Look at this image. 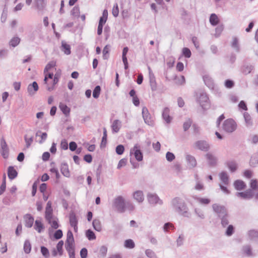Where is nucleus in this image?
Masks as SVG:
<instances>
[{
	"mask_svg": "<svg viewBox=\"0 0 258 258\" xmlns=\"http://www.w3.org/2000/svg\"><path fill=\"white\" fill-rule=\"evenodd\" d=\"M170 204L174 212L184 217H190L191 213L187 204L182 198L179 197H175L172 199Z\"/></svg>",
	"mask_w": 258,
	"mask_h": 258,
	"instance_id": "obj_1",
	"label": "nucleus"
},
{
	"mask_svg": "<svg viewBox=\"0 0 258 258\" xmlns=\"http://www.w3.org/2000/svg\"><path fill=\"white\" fill-rule=\"evenodd\" d=\"M113 207L118 213H124L125 211L126 204L123 198L118 196L115 198L113 202Z\"/></svg>",
	"mask_w": 258,
	"mask_h": 258,
	"instance_id": "obj_2",
	"label": "nucleus"
},
{
	"mask_svg": "<svg viewBox=\"0 0 258 258\" xmlns=\"http://www.w3.org/2000/svg\"><path fill=\"white\" fill-rule=\"evenodd\" d=\"M197 101L204 110H207L210 107L209 99L205 93H201L199 96H197Z\"/></svg>",
	"mask_w": 258,
	"mask_h": 258,
	"instance_id": "obj_3",
	"label": "nucleus"
},
{
	"mask_svg": "<svg viewBox=\"0 0 258 258\" xmlns=\"http://www.w3.org/2000/svg\"><path fill=\"white\" fill-rule=\"evenodd\" d=\"M236 123L235 121L231 119L225 120L223 124V130L227 133H232L236 128Z\"/></svg>",
	"mask_w": 258,
	"mask_h": 258,
	"instance_id": "obj_4",
	"label": "nucleus"
},
{
	"mask_svg": "<svg viewBox=\"0 0 258 258\" xmlns=\"http://www.w3.org/2000/svg\"><path fill=\"white\" fill-rule=\"evenodd\" d=\"M212 208L215 213H216L218 217L226 216L228 214L227 210L225 206L217 204H214L212 205Z\"/></svg>",
	"mask_w": 258,
	"mask_h": 258,
	"instance_id": "obj_5",
	"label": "nucleus"
},
{
	"mask_svg": "<svg viewBox=\"0 0 258 258\" xmlns=\"http://www.w3.org/2000/svg\"><path fill=\"white\" fill-rule=\"evenodd\" d=\"M142 115L145 123L150 126L154 125L153 118L149 113L148 109L146 107H144L142 108Z\"/></svg>",
	"mask_w": 258,
	"mask_h": 258,
	"instance_id": "obj_6",
	"label": "nucleus"
},
{
	"mask_svg": "<svg viewBox=\"0 0 258 258\" xmlns=\"http://www.w3.org/2000/svg\"><path fill=\"white\" fill-rule=\"evenodd\" d=\"M195 147L200 150L207 152L210 149V145L205 140H199L195 143Z\"/></svg>",
	"mask_w": 258,
	"mask_h": 258,
	"instance_id": "obj_7",
	"label": "nucleus"
},
{
	"mask_svg": "<svg viewBox=\"0 0 258 258\" xmlns=\"http://www.w3.org/2000/svg\"><path fill=\"white\" fill-rule=\"evenodd\" d=\"M147 198L149 203L151 205L159 204L161 205L163 204L162 201L155 194L149 193L147 195Z\"/></svg>",
	"mask_w": 258,
	"mask_h": 258,
	"instance_id": "obj_8",
	"label": "nucleus"
},
{
	"mask_svg": "<svg viewBox=\"0 0 258 258\" xmlns=\"http://www.w3.org/2000/svg\"><path fill=\"white\" fill-rule=\"evenodd\" d=\"M236 196L237 197L241 198L243 199H251L254 196V192L251 189H248L243 192H236Z\"/></svg>",
	"mask_w": 258,
	"mask_h": 258,
	"instance_id": "obj_9",
	"label": "nucleus"
},
{
	"mask_svg": "<svg viewBox=\"0 0 258 258\" xmlns=\"http://www.w3.org/2000/svg\"><path fill=\"white\" fill-rule=\"evenodd\" d=\"M149 70V81L151 89L152 91H155L157 90V85L155 77L152 72L151 69L150 67L148 68Z\"/></svg>",
	"mask_w": 258,
	"mask_h": 258,
	"instance_id": "obj_10",
	"label": "nucleus"
},
{
	"mask_svg": "<svg viewBox=\"0 0 258 258\" xmlns=\"http://www.w3.org/2000/svg\"><path fill=\"white\" fill-rule=\"evenodd\" d=\"M131 154H134L136 159L138 161L143 160V153L137 145L134 146V148L131 150Z\"/></svg>",
	"mask_w": 258,
	"mask_h": 258,
	"instance_id": "obj_11",
	"label": "nucleus"
},
{
	"mask_svg": "<svg viewBox=\"0 0 258 258\" xmlns=\"http://www.w3.org/2000/svg\"><path fill=\"white\" fill-rule=\"evenodd\" d=\"M1 154L4 158H7L9 155V148L6 142L4 139L1 140Z\"/></svg>",
	"mask_w": 258,
	"mask_h": 258,
	"instance_id": "obj_12",
	"label": "nucleus"
},
{
	"mask_svg": "<svg viewBox=\"0 0 258 258\" xmlns=\"http://www.w3.org/2000/svg\"><path fill=\"white\" fill-rule=\"evenodd\" d=\"M205 85L210 89H214V81L209 75H204L203 77Z\"/></svg>",
	"mask_w": 258,
	"mask_h": 258,
	"instance_id": "obj_13",
	"label": "nucleus"
},
{
	"mask_svg": "<svg viewBox=\"0 0 258 258\" xmlns=\"http://www.w3.org/2000/svg\"><path fill=\"white\" fill-rule=\"evenodd\" d=\"M206 157L210 166H214L216 165L217 158L214 155L210 153H208L206 155Z\"/></svg>",
	"mask_w": 258,
	"mask_h": 258,
	"instance_id": "obj_14",
	"label": "nucleus"
},
{
	"mask_svg": "<svg viewBox=\"0 0 258 258\" xmlns=\"http://www.w3.org/2000/svg\"><path fill=\"white\" fill-rule=\"evenodd\" d=\"M235 189L237 190H242L244 189L246 185L245 183L242 180L237 179L233 183Z\"/></svg>",
	"mask_w": 258,
	"mask_h": 258,
	"instance_id": "obj_15",
	"label": "nucleus"
},
{
	"mask_svg": "<svg viewBox=\"0 0 258 258\" xmlns=\"http://www.w3.org/2000/svg\"><path fill=\"white\" fill-rule=\"evenodd\" d=\"M185 159L189 167L194 168L196 166L197 161L193 156L187 154L185 156Z\"/></svg>",
	"mask_w": 258,
	"mask_h": 258,
	"instance_id": "obj_16",
	"label": "nucleus"
},
{
	"mask_svg": "<svg viewBox=\"0 0 258 258\" xmlns=\"http://www.w3.org/2000/svg\"><path fill=\"white\" fill-rule=\"evenodd\" d=\"M134 199L138 203H141L144 200V196L142 191L137 190L133 194Z\"/></svg>",
	"mask_w": 258,
	"mask_h": 258,
	"instance_id": "obj_17",
	"label": "nucleus"
},
{
	"mask_svg": "<svg viewBox=\"0 0 258 258\" xmlns=\"http://www.w3.org/2000/svg\"><path fill=\"white\" fill-rule=\"evenodd\" d=\"M25 225L28 228H31L34 223V218L30 214H26L24 217Z\"/></svg>",
	"mask_w": 258,
	"mask_h": 258,
	"instance_id": "obj_18",
	"label": "nucleus"
},
{
	"mask_svg": "<svg viewBox=\"0 0 258 258\" xmlns=\"http://www.w3.org/2000/svg\"><path fill=\"white\" fill-rule=\"evenodd\" d=\"M38 90V85L36 82L34 81L32 84H29L27 88V91L30 95H33L35 92Z\"/></svg>",
	"mask_w": 258,
	"mask_h": 258,
	"instance_id": "obj_19",
	"label": "nucleus"
},
{
	"mask_svg": "<svg viewBox=\"0 0 258 258\" xmlns=\"http://www.w3.org/2000/svg\"><path fill=\"white\" fill-rule=\"evenodd\" d=\"M121 126V121L118 119H116L113 121L111 125L112 131L113 133H118Z\"/></svg>",
	"mask_w": 258,
	"mask_h": 258,
	"instance_id": "obj_20",
	"label": "nucleus"
},
{
	"mask_svg": "<svg viewBox=\"0 0 258 258\" xmlns=\"http://www.w3.org/2000/svg\"><path fill=\"white\" fill-rule=\"evenodd\" d=\"M60 171L63 176L69 177L70 176V173L69 169V166L67 163H62L60 166Z\"/></svg>",
	"mask_w": 258,
	"mask_h": 258,
	"instance_id": "obj_21",
	"label": "nucleus"
},
{
	"mask_svg": "<svg viewBox=\"0 0 258 258\" xmlns=\"http://www.w3.org/2000/svg\"><path fill=\"white\" fill-rule=\"evenodd\" d=\"M18 175V172L13 166H9L8 169V175L9 178L13 180L15 179Z\"/></svg>",
	"mask_w": 258,
	"mask_h": 258,
	"instance_id": "obj_22",
	"label": "nucleus"
},
{
	"mask_svg": "<svg viewBox=\"0 0 258 258\" xmlns=\"http://www.w3.org/2000/svg\"><path fill=\"white\" fill-rule=\"evenodd\" d=\"M169 109L167 107H166L164 109L162 112L163 118L167 123H170L172 120V117L169 115Z\"/></svg>",
	"mask_w": 258,
	"mask_h": 258,
	"instance_id": "obj_23",
	"label": "nucleus"
},
{
	"mask_svg": "<svg viewBox=\"0 0 258 258\" xmlns=\"http://www.w3.org/2000/svg\"><path fill=\"white\" fill-rule=\"evenodd\" d=\"M219 177L222 182L225 185L229 184V176L226 171H222L219 174Z\"/></svg>",
	"mask_w": 258,
	"mask_h": 258,
	"instance_id": "obj_24",
	"label": "nucleus"
},
{
	"mask_svg": "<svg viewBox=\"0 0 258 258\" xmlns=\"http://www.w3.org/2000/svg\"><path fill=\"white\" fill-rule=\"evenodd\" d=\"M36 8L42 11L46 6V0H34Z\"/></svg>",
	"mask_w": 258,
	"mask_h": 258,
	"instance_id": "obj_25",
	"label": "nucleus"
},
{
	"mask_svg": "<svg viewBox=\"0 0 258 258\" xmlns=\"http://www.w3.org/2000/svg\"><path fill=\"white\" fill-rule=\"evenodd\" d=\"M227 166L231 172H234L238 168V165L235 161H230L227 162Z\"/></svg>",
	"mask_w": 258,
	"mask_h": 258,
	"instance_id": "obj_26",
	"label": "nucleus"
},
{
	"mask_svg": "<svg viewBox=\"0 0 258 258\" xmlns=\"http://www.w3.org/2000/svg\"><path fill=\"white\" fill-rule=\"evenodd\" d=\"M243 117L246 126L247 127H251L253 125V122L249 114L247 112H244L243 113Z\"/></svg>",
	"mask_w": 258,
	"mask_h": 258,
	"instance_id": "obj_27",
	"label": "nucleus"
},
{
	"mask_svg": "<svg viewBox=\"0 0 258 258\" xmlns=\"http://www.w3.org/2000/svg\"><path fill=\"white\" fill-rule=\"evenodd\" d=\"M59 107L66 116H68L70 115V108L66 104L60 103Z\"/></svg>",
	"mask_w": 258,
	"mask_h": 258,
	"instance_id": "obj_28",
	"label": "nucleus"
},
{
	"mask_svg": "<svg viewBox=\"0 0 258 258\" xmlns=\"http://www.w3.org/2000/svg\"><path fill=\"white\" fill-rule=\"evenodd\" d=\"M61 50L64 52V53L67 54L69 55L71 54V46L69 44L66 43L64 41H62L61 42Z\"/></svg>",
	"mask_w": 258,
	"mask_h": 258,
	"instance_id": "obj_29",
	"label": "nucleus"
},
{
	"mask_svg": "<svg viewBox=\"0 0 258 258\" xmlns=\"http://www.w3.org/2000/svg\"><path fill=\"white\" fill-rule=\"evenodd\" d=\"M242 251L247 256H251L252 255V249L250 245H245L243 246Z\"/></svg>",
	"mask_w": 258,
	"mask_h": 258,
	"instance_id": "obj_30",
	"label": "nucleus"
},
{
	"mask_svg": "<svg viewBox=\"0 0 258 258\" xmlns=\"http://www.w3.org/2000/svg\"><path fill=\"white\" fill-rule=\"evenodd\" d=\"M108 17V11L104 10L102 13V16L100 18L98 25L103 26L106 23Z\"/></svg>",
	"mask_w": 258,
	"mask_h": 258,
	"instance_id": "obj_31",
	"label": "nucleus"
},
{
	"mask_svg": "<svg viewBox=\"0 0 258 258\" xmlns=\"http://www.w3.org/2000/svg\"><path fill=\"white\" fill-rule=\"evenodd\" d=\"M21 41L20 38L18 36L13 37L9 41V45L10 46L15 47L19 45Z\"/></svg>",
	"mask_w": 258,
	"mask_h": 258,
	"instance_id": "obj_32",
	"label": "nucleus"
},
{
	"mask_svg": "<svg viewBox=\"0 0 258 258\" xmlns=\"http://www.w3.org/2000/svg\"><path fill=\"white\" fill-rule=\"evenodd\" d=\"M210 22L212 26H216L219 23V19L215 14H212L210 17Z\"/></svg>",
	"mask_w": 258,
	"mask_h": 258,
	"instance_id": "obj_33",
	"label": "nucleus"
},
{
	"mask_svg": "<svg viewBox=\"0 0 258 258\" xmlns=\"http://www.w3.org/2000/svg\"><path fill=\"white\" fill-rule=\"evenodd\" d=\"M70 223L71 226H76L78 224V220L76 216L73 212L70 214Z\"/></svg>",
	"mask_w": 258,
	"mask_h": 258,
	"instance_id": "obj_34",
	"label": "nucleus"
},
{
	"mask_svg": "<svg viewBox=\"0 0 258 258\" xmlns=\"http://www.w3.org/2000/svg\"><path fill=\"white\" fill-rule=\"evenodd\" d=\"M44 228V226L42 222L38 220L35 222L34 229L37 231L38 233H41L42 230Z\"/></svg>",
	"mask_w": 258,
	"mask_h": 258,
	"instance_id": "obj_35",
	"label": "nucleus"
},
{
	"mask_svg": "<svg viewBox=\"0 0 258 258\" xmlns=\"http://www.w3.org/2000/svg\"><path fill=\"white\" fill-rule=\"evenodd\" d=\"M93 228L97 231H100L102 229L101 222L98 219H94L92 223Z\"/></svg>",
	"mask_w": 258,
	"mask_h": 258,
	"instance_id": "obj_36",
	"label": "nucleus"
},
{
	"mask_svg": "<svg viewBox=\"0 0 258 258\" xmlns=\"http://www.w3.org/2000/svg\"><path fill=\"white\" fill-rule=\"evenodd\" d=\"M52 212V209H45V218L48 223H50V220L53 218Z\"/></svg>",
	"mask_w": 258,
	"mask_h": 258,
	"instance_id": "obj_37",
	"label": "nucleus"
},
{
	"mask_svg": "<svg viewBox=\"0 0 258 258\" xmlns=\"http://www.w3.org/2000/svg\"><path fill=\"white\" fill-rule=\"evenodd\" d=\"M253 69V67L251 65L245 64L242 68V72L245 75L249 74Z\"/></svg>",
	"mask_w": 258,
	"mask_h": 258,
	"instance_id": "obj_38",
	"label": "nucleus"
},
{
	"mask_svg": "<svg viewBox=\"0 0 258 258\" xmlns=\"http://www.w3.org/2000/svg\"><path fill=\"white\" fill-rule=\"evenodd\" d=\"M24 252L28 254L30 252L31 250V244L30 242V241L28 240H25L24 244Z\"/></svg>",
	"mask_w": 258,
	"mask_h": 258,
	"instance_id": "obj_39",
	"label": "nucleus"
},
{
	"mask_svg": "<svg viewBox=\"0 0 258 258\" xmlns=\"http://www.w3.org/2000/svg\"><path fill=\"white\" fill-rule=\"evenodd\" d=\"M221 219V223L223 227H226L229 224V215L228 214L226 216H224L220 217Z\"/></svg>",
	"mask_w": 258,
	"mask_h": 258,
	"instance_id": "obj_40",
	"label": "nucleus"
},
{
	"mask_svg": "<svg viewBox=\"0 0 258 258\" xmlns=\"http://www.w3.org/2000/svg\"><path fill=\"white\" fill-rule=\"evenodd\" d=\"M86 235L89 240H92L96 239L95 233L90 229H88L86 231Z\"/></svg>",
	"mask_w": 258,
	"mask_h": 258,
	"instance_id": "obj_41",
	"label": "nucleus"
},
{
	"mask_svg": "<svg viewBox=\"0 0 258 258\" xmlns=\"http://www.w3.org/2000/svg\"><path fill=\"white\" fill-rule=\"evenodd\" d=\"M124 246L128 248H133L135 246V243L132 239H127L124 242Z\"/></svg>",
	"mask_w": 258,
	"mask_h": 258,
	"instance_id": "obj_42",
	"label": "nucleus"
},
{
	"mask_svg": "<svg viewBox=\"0 0 258 258\" xmlns=\"http://www.w3.org/2000/svg\"><path fill=\"white\" fill-rule=\"evenodd\" d=\"M248 235L250 240H253L258 237V231L254 230H250L248 232Z\"/></svg>",
	"mask_w": 258,
	"mask_h": 258,
	"instance_id": "obj_43",
	"label": "nucleus"
},
{
	"mask_svg": "<svg viewBox=\"0 0 258 258\" xmlns=\"http://www.w3.org/2000/svg\"><path fill=\"white\" fill-rule=\"evenodd\" d=\"M101 92V87L100 86H96L93 91V97L94 98H98L100 95Z\"/></svg>",
	"mask_w": 258,
	"mask_h": 258,
	"instance_id": "obj_44",
	"label": "nucleus"
},
{
	"mask_svg": "<svg viewBox=\"0 0 258 258\" xmlns=\"http://www.w3.org/2000/svg\"><path fill=\"white\" fill-rule=\"evenodd\" d=\"M109 45H106L103 49V58L104 59H107L109 57Z\"/></svg>",
	"mask_w": 258,
	"mask_h": 258,
	"instance_id": "obj_45",
	"label": "nucleus"
},
{
	"mask_svg": "<svg viewBox=\"0 0 258 258\" xmlns=\"http://www.w3.org/2000/svg\"><path fill=\"white\" fill-rule=\"evenodd\" d=\"M250 189L252 191L256 190L258 189V183L256 179H251L250 183Z\"/></svg>",
	"mask_w": 258,
	"mask_h": 258,
	"instance_id": "obj_46",
	"label": "nucleus"
},
{
	"mask_svg": "<svg viewBox=\"0 0 258 258\" xmlns=\"http://www.w3.org/2000/svg\"><path fill=\"white\" fill-rule=\"evenodd\" d=\"M175 83L178 85H183L185 83V79L183 76H180V77L175 76L174 78Z\"/></svg>",
	"mask_w": 258,
	"mask_h": 258,
	"instance_id": "obj_47",
	"label": "nucleus"
},
{
	"mask_svg": "<svg viewBox=\"0 0 258 258\" xmlns=\"http://www.w3.org/2000/svg\"><path fill=\"white\" fill-rule=\"evenodd\" d=\"M200 204L202 205H208L211 201L207 198H195Z\"/></svg>",
	"mask_w": 258,
	"mask_h": 258,
	"instance_id": "obj_48",
	"label": "nucleus"
},
{
	"mask_svg": "<svg viewBox=\"0 0 258 258\" xmlns=\"http://www.w3.org/2000/svg\"><path fill=\"white\" fill-rule=\"evenodd\" d=\"M50 223H48L49 224L51 225V226L52 228L55 229H57L59 225L58 223V219L55 218L54 219H53L52 218V219L50 220Z\"/></svg>",
	"mask_w": 258,
	"mask_h": 258,
	"instance_id": "obj_49",
	"label": "nucleus"
},
{
	"mask_svg": "<svg viewBox=\"0 0 258 258\" xmlns=\"http://www.w3.org/2000/svg\"><path fill=\"white\" fill-rule=\"evenodd\" d=\"M74 242H66V248L68 252L75 251Z\"/></svg>",
	"mask_w": 258,
	"mask_h": 258,
	"instance_id": "obj_50",
	"label": "nucleus"
},
{
	"mask_svg": "<svg viewBox=\"0 0 258 258\" xmlns=\"http://www.w3.org/2000/svg\"><path fill=\"white\" fill-rule=\"evenodd\" d=\"M66 242H74V238L72 232L69 230L67 232V240Z\"/></svg>",
	"mask_w": 258,
	"mask_h": 258,
	"instance_id": "obj_51",
	"label": "nucleus"
},
{
	"mask_svg": "<svg viewBox=\"0 0 258 258\" xmlns=\"http://www.w3.org/2000/svg\"><path fill=\"white\" fill-rule=\"evenodd\" d=\"M146 256L149 258H157L154 251L150 249H147L145 251Z\"/></svg>",
	"mask_w": 258,
	"mask_h": 258,
	"instance_id": "obj_52",
	"label": "nucleus"
},
{
	"mask_svg": "<svg viewBox=\"0 0 258 258\" xmlns=\"http://www.w3.org/2000/svg\"><path fill=\"white\" fill-rule=\"evenodd\" d=\"M107 142V130L106 128H103V134L102 138V141L101 143V147H102L103 145L105 146Z\"/></svg>",
	"mask_w": 258,
	"mask_h": 258,
	"instance_id": "obj_53",
	"label": "nucleus"
},
{
	"mask_svg": "<svg viewBox=\"0 0 258 258\" xmlns=\"http://www.w3.org/2000/svg\"><path fill=\"white\" fill-rule=\"evenodd\" d=\"M41 252L45 258H48L49 256V252L48 248L44 246H41Z\"/></svg>",
	"mask_w": 258,
	"mask_h": 258,
	"instance_id": "obj_54",
	"label": "nucleus"
},
{
	"mask_svg": "<svg viewBox=\"0 0 258 258\" xmlns=\"http://www.w3.org/2000/svg\"><path fill=\"white\" fill-rule=\"evenodd\" d=\"M107 252V248L106 246L103 245L101 246L99 249V254L101 256L104 257Z\"/></svg>",
	"mask_w": 258,
	"mask_h": 258,
	"instance_id": "obj_55",
	"label": "nucleus"
},
{
	"mask_svg": "<svg viewBox=\"0 0 258 258\" xmlns=\"http://www.w3.org/2000/svg\"><path fill=\"white\" fill-rule=\"evenodd\" d=\"M182 54L186 58H189L191 56V53L190 49L187 47H184L182 50Z\"/></svg>",
	"mask_w": 258,
	"mask_h": 258,
	"instance_id": "obj_56",
	"label": "nucleus"
},
{
	"mask_svg": "<svg viewBox=\"0 0 258 258\" xmlns=\"http://www.w3.org/2000/svg\"><path fill=\"white\" fill-rule=\"evenodd\" d=\"M195 213L200 218L202 219H204L205 218L204 212L200 209L196 208L195 209Z\"/></svg>",
	"mask_w": 258,
	"mask_h": 258,
	"instance_id": "obj_57",
	"label": "nucleus"
},
{
	"mask_svg": "<svg viewBox=\"0 0 258 258\" xmlns=\"http://www.w3.org/2000/svg\"><path fill=\"white\" fill-rule=\"evenodd\" d=\"M63 245V241L62 240L59 241L56 245L57 250L60 255H61L62 254Z\"/></svg>",
	"mask_w": 258,
	"mask_h": 258,
	"instance_id": "obj_58",
	"label": "nucleus"
},
{
	"mask_svg": "<svg viewBox=\"0 0 258 258\" xmlns=\"http://www.w3.org/2000/svg\"><path fill=\"white\" fill-rule=\"evenodd\" d=\"M124 151V147L122 145H119L116 146L115 149L116 153L118 155H122Z\"/></svg>",
	"mask_w": 258,
	"mask_h": 258,
	"instance_id": "obj_59",
	"label": "nucleus"
},
{
	"mask_svg": "<svg viewBox=\"0 0 258 258\" xmlns=\"http://www.w3.org/2000/svg\"><path fill=\"white\" fill-rule=\"evenodd\" d=\"M192 121L190 119L186 120L183 123V127L184 131H187L190 127Z\"/></svg>",
	"mask_w": 258,
	"mask_h": 258,
	"instance_id": "obj_60",
	"label": "nucleus"
},
{
	"mask_svg": "<svg viewBox=\"0 0 258 258\" xmlns=\"http://www.w3.org/2000/svg\"><path fill=\"white\" fill-rule=\"evenodd\" d=\"M55 66V62L54 61H50L45 66L44 70V73H45L46 72L49 71L50 69L53 68Z\"/></svg>",
	"mask_w": 258,
	"mask_h": 258,
	"instance_id": "obj_61",
	"label": "nucleus"
},
{
	"mask_svg": "<svg viewBox=\"0 0 258 258\" xmlns=\"http://www.w3.org/2000/svg\"><path fill=\"white\" fill-rule=\"evenodd\" d=\"M63 236L62 231L60 229L57 230L53 234V237L56 239H60Z\"/></svg>",
	"mask_w": 258,
	"mask_h": 258,
	"instance_id": "obj_62",
	"label": "nucleus"
},
{
	"mask_svg": "<svg viewBox=\"0 0 258 258\" xmlns=\"http://www.w3.org/2000/svg\"><path fill=\"white\" fill-rule=\"evenodd\" d=\"M175 157L173 153L167 152L166 154V160L169 162L172 161L174 159Z\"/></svg>",
	"mask_w": 258,
	"mask_h": 258,
	"instance_id": "obj_63",
	"label": "nucleus"
},
{
	"mask_svg": "<svg viewBox=\"0 0 258 258\" xmlns=\"http://www.w3.org/2000/svg\"><path fill=\"white\" fill-rule=\"evenodd\" d=\"M234 232V227L232 225H229L226 230V235L227 236H231L233 234Z\"/></svg>",
	"mask_w": 258,
	"mask_h": 258,
	"instance_id": "obj_64",
	"label": "nucleus"
}]
</instances>
